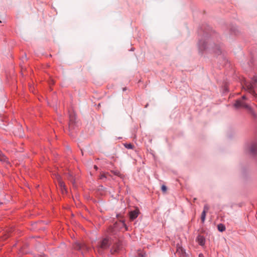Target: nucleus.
Returning a JSON list of instances; mask_svg holds the SVG:
<instances>
[{"instance_id": "1", "label": "nucleus", "mask_w": 257, "mask_h": 257, "mask_svg": "<svg viewBox=\"0 0 257 257\" xmlns=\"http://www.w3.org/2000/svg\"><path fill=\"white\" fill-rule=\"evenodd\" d=\"M257 82V77H254L251 83L244 82L242 87L245 90L248 92L249 93L253 95L254 96H256V94L254 91L253 87L254 85Z\"/></svg>"}, {"instance_id": "2", "label": "nucleus", "mask_w": 257, "mask_h": 257, "mask_svg": "<svg viewBox=\"0 0 257 257\" xmlns=\"http://www.w3.org/2000/svg\"><path fill=\"white\" fill-rule=\"evenodd\" d=\"M234 106L237 108L243 107L248 109L250 111H251L252 110L250 106H249L245 103L242 102L241 100H237L235 103H234Z\"/></svg>"}, {"instance_id": "3", "label": "nucleus", "mask_w": 257, "mask_h": 257, "mask_svg": "<svg viewBox=\"0 0 257 257\" xmlns=\"http://www.w3.org/2000/svg\"><path fill=\"white\" fill-rule=\"evenodd\" d=\"M110 242L108 238H104L100 242L99 245V249H107L109 245Z\"/></svg>"}, {"instance_id": "4", "label": "nucleus", "mask_w": 257, "mask_h": 257, "mask_svg": "<svg viewBox=\"0 0 257 257\" xmlns=\"http://www.w3.org/2000/svg\"><path fill=\"white\" fill-rule=\"evenodd\" d=\"M57 179L62 193H64V192H66L65 184L64 182L62 181L61 177L59 175H57Z\"/></svg>"}, {"instance_id": "5", "label": "nucleus", "mask_w": 257, "mask_h": 257, "mask_svg": "<svg viewBox=\"0 0 257 257\" xmlns=\"http://www.w3.org/2000/svg\"><path fill=\"white\" fill-rule=\"evenodd\" d=\"M249 151L252 155H256L257 154V143H254L251 144L249 148Z\"/></svg>"}, {"instance_id": "6", "label": "nucleus", "mask_w": 257, "mask_h": 257, "mask_svg": "<svg viewBox=\"0 0 257 257\" xmlns=\"http://www.w3.org/2000/svg\"><path fill=\"white\" fill-rule=\"evenodd\" d=\"M138 214H139V210H138V209H136L134 211H131L130 212V219H131L132 220H134L138 216Z\"/></svg>"}, {"instance_id": "7", "label": "nucleus", "mask_w": 257, "mask_h": 257, "mask_svg": "<svg viewBox=\"0 0 257 257\" xmlns=\"http://www.w3.org/2000/svg\"><path fill=\"white\" fill-rule=\"evenodd\" d=\"M120 248V245L119 243H117L115 244L113 247L111 249V252L112 253H114L115 252H117Z\"/></svg>"}, {"instance_id": "8", "label": "nucleus", "mask_w": 257, "mask_h": 257, "mask_svg": "<svg viewBox=\"0 0 257 257\" xmlns=\"http://www.w3.org/2000/svg\"><path fill=\"white\" fill-rule=\"evenodd\" d=\"M197 241L201 245H203L205 244V238L203 236L198 235L197 238Z\"/></svg>"}, {"instance_id": "9", "label": "nucleus", "mask_w": 257, "mask_h": 257, "mask_svg": "<svg viewBox=\"0 0 257 257\" xmlns=\"http://www.w3.org/2000/svg\"><path fill=\"white\" fill-rule=\"evenodd\" d=\"M0 161L4 162H8L7 157L0 151Z\"/></svg>"}, {"instance_id": "10", "label": "nucleus", "mask_w": 257, "mask_h": 257, "mask_svg": "<svg viewBox=\"0 0 257 257\" xmlns=\"http://www.w3.org/2000/svg\"><path fill=\"white\" fill-rule=\"evenodd\" d=\"M217 228L219 231H221V232H222L225 230V226L222 224H218L217 226Z\"/></svg>"}, {"instance_id": "11", "label": "nucleus", "mask_w": 257, "mask_h": 257, "mask_svg": "<svg viewBox=\"0 0 257 257\" xmlns=\"http://www.w3.org/2000/svg\"><path fill=\"white\" fill-rule=\"evenodd\" d=\"M74 247L77 250H80L82 248V246L79 243H76L74 246Z\"/></svg>"}, {"instance_id": "12", "label": "nucleus", "mask_w": 257, "mask_h": 257, "mask_svg": "<svg viewBox=\"0 0 257 257\" xmlns=\"http://www.w3.org/2000/svg\"><path fill=\"white\" fill-rule=\"evenodd\" d=\"M206 213L205 212V211H202V214H201V219L202 222H204L205 221V217H206Z\"/></svg>"}, {"instance_id": "13", "label": "nucleus", "mask_w": 257, "mask_h": 257, "mask_svg": "<svg viewBox=\"0 0 257 257\" xmlns=\"http://www.w3.org/2000/svg\"><path fill=\"white\" fill-rule=\"evenodd\" d=\"M124 145L128 149H133L134 148V146L131 144H125Z\"/></svg>"}, {"instance_id": "14", "label": "nucleus", "mask_w": 257, "mask_h": 257, "mask_svg": "<svg viewBox=\"0 0 257 257\" xmlns=\"http://www.w3.org/2000/svg\"><path fill=\"white\" fill-rule=\"evenodd\" d=\"M68 179L73 182V174L72 173L69 172L68 173ZM73 183V182H72Z\"/></svg>"}, {"instance_id": "15", "label": "nucleus", "mask_w": 257, "mask_h": 257, "mask_svg": "<svg viewBox=\"0 0 257 257\" xmlns=\"http://www.w3.org/2000/svg\"><path fill=\"white\" fill-rule=\"evenodd\" d=\"M111 172L115 175L120 176L121 174L118 171H112Z\"/></svg>"}, {"instance_id": "16", "label": "nucleus", "mask_w": 257, "mask_h": 257, "mask_svg": "<svg viewBox=\"0 0 257 257\" xmlns=\"http://www.w3.org/2000/svg\"><path fill=\"white\" fill-rule=\"evenodd\" d=\"M209 209V207L208 205H205L203 208V211L207 213Z\"/></svg>"}, {"instance_id": "17", "label": "nucleus", "mask_w": 257, "mask_h": 257, "mask_svg": "<svg viewBox=\"0 0 257 257\" xmlns=\"http://www.w3.org/2000/svg\"><path fill=\"white\" fill-rule=\"evenodd\" d=\"M162 191L165 193L167 190V187L165 185H162L161 187Z\"/></svg>"}, {"instance_id": "18", "label": "nucleus", "mask_w": 257, "mask_h": 257, "mask_svg": "<svg viewBox=\"0 0 257 257\" xmlns=\"http://www.w3.org/2000/svg\"><path fill=\"white\" fill-rule=\"evenodd\" d=\"M138 257H145L146 253L143 252H140L138 253Z\"/></svg>"}, {"instance_id": "19", "label": "nucleus", "mask_w": 257, "mask_h": 257, "mask_svg": "<svg viewBox=\"0 0 257 257\" xmlns=\"http://www.w3.org/2000/svg\"><path fill=\"white\" fill-rule=\"evenodd\" d=\"M106 175H105V174H101V176H100V178L102 179H103V178H106Z\"/></svg>"}, {"instance_id": "20", "label": "nucleus", "mask_w": 257, "mask_h": 257, "mask_svg": "<svg viewBox=\"0 0 257 257\" xmlns=\"http://www.w3.org/2000/svg\"><path fill=\"white\" fill-rule=\"evenodd\" d=\"M199 257H204V255H203V254H202V253H200V254H199Z\"/></svg>"}, {"instance_id": "21", "label": "nucleus", "mask_w": 257, "mask_h": 257, "mask_svg": "<svg viewBox=\"0 0 257 257\" xmlns=\"http://www.w3.org/2000/svg\"><path fill=\"white\" fill-rule=\"evenodd\" d=\"M242 99H246V97H245V95H243V96L242 97Z\"/></svg>"}, {"instance_id": "22", "label": "nucleus", "mask_w": 257, "mask_h": 257, "mask_svg": "<svg viewBox=\"0 0 257 257\" xmlns=\"http://www.w3.org/2000/svg\"><path fill=\"white\" fill-rule=\"evenodd\" d=\"M94 169H95V170H97V168H97V167L96 166H95V165L94 166Z\"/></svg>"}, {"instance_id": "23", "label": "nucleus", "mask_w": 257, "mask_h": 257, "mask_svg": "<svg viewBox=\"0 0 257 257\" xmlns=\"http://www.w3.org/2000/svg\"><path fill=\"white\" fill-rule=\"evenodd\" d=\"M193 200H194V201H195L196 200V198H194V199H193Z\"/></svg>"}]
</instances>
